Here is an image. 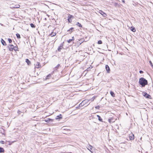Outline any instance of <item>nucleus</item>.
Here are the masks:
<instances>
[{
    "label": "nucleus",
    "instance_id": "obj_4",
    "mask_svg": "<svg viewBox=\"0 0 153 153\" xmlns=\"http://www.w3.org/2000/svg\"><path fill=\"white\" fill-rule=\"evenodd\" d=\"M90 100L88 99L85 100L82 102L81 104L82 105L87 106L89 104V103H88V102Z\"/></svg>",
    "mask_w": 153,
    "mask_h": 153
},
{
    "label": "nucleus",
    "instance_id": "obj_37",
    "mask_svg": "<svg viewBox=\"0 0 153 153\" xmlns=\"http://www.w3.org/2000/svg\"><path fill=\"white\" fill-rule=\"evenodd\" d=\"M90 68V67L89 68H88L86 70H87V71H88L89 70V69Z\"/></svg>",
    "mask_w": 153,
    "mask_h": 153
},
{
    "label": "nucleus",
    "instance_id": "obj_1",
    "mask_svg": "<svg viewBox=\"0 0 153 153\" xmlns=\"http://www.w3.org/2000/svg\"><path fill=\"white\" fill-rule=\"evenodd\" d=\"M8 48L10 51H14L15 52H16L19 51V49L17 45L14 46L13 45L10 44L8 45Z\"/></svg>",
    "mask_w": 153,
    "mask_h": 153
},
{
    "label": "nucleus",
    "instance_id": "obj_34",
    "mask_svg": "<svg viewBox=\"0 0 153 153\" xmlns=\"http://www.w3.org/2000/svg\"><path fill=\"white\" fill-rule=\"evenodd\" d=\"M139 72H140V74H142L143 72V71H140Z\"/></svg>",
    "mask_w": 153,
    "mask_h": 153
},
{
    "label": "nucleus",
    "instance_id": "obj_21",
    "mask_svg": "<svg viewBox=\"0 0 153 153\" xmlns=\"http://www.w3.org/2000/svg\"><path fill=\"white\" fill-rule=\"evenodd\" d=\"M76 25L78 26L79 27H82V25L79 22L76 23Z\"/></svg>",
    "mask_w": 153,
    "mask_h": 153
},
{
    "label": "nucleus",
    "instance_id": "obj_8",
    "mask_svg": "<svg viewBox=\"0 0 153 153\" xmlns=\"http://www.w3.org/2000/svg\"><path fill=\"white\" fill-rule=\"evenodd\" d=\"M99 12L104 17H106L107 16L106 14L102 10H99Z\"/></svg>",
    "mask_w": 153,
    "mask_h": 153
},
{
    "label": "nucleus",
    "instance_id": "obj_18",
    "mask_svg": "<svg viewBox=\"0 0 153 153\" xmlns=\"http://www.w3.org/2000/svg\"><path fill=\"white\" fill-rule=\"evenodd\" d=\"M110 94L112 97H115V94L112 91H110Z\"/></svg>",
    "mask_w": 153,
    "mask_h": 153
},
{
    "label": "nucleus",
    "instance_id": "obj_13",
    "mask_svg": "<svg viewBox=\"0 0 153 153\" xmlns=\"http://www.w3.org/2000/svg\"><path fill=\"white\" fill-rule=\"evenodd\" d=\"M52 74H49L48 75H47L46 76V77L45 78V79L47 80V79H50V78H51V77Z\"/></svg>",
    "mask_w": 153,
    "mask_h": 153
},
{
    "label": "nucleus",
    "instance_id": "obj_27",
    "mask_svg": "<svg viewBox=\"0 0 153 153\" xmlns=\"http://www.w3.org/2000/svg\"><path fill=\"white\" fill-rule=\"evenodd\" d=\"M51 120V119H46L45 120V121L46 122H49Z\"/></svg>",
    "mask_w": 153,
    "mask_h": 153
},
{
    "label": "nucleus",
    "instance_id": "obj_28",
    "mask_svg": "<svg viewBox=\"0 0 153 153\" xmlns=\"http://www.w3.org/2000/svg\"><path fill=\"white\" fill-rule=\"evenodd\" d=\"M30 26L32 28H35V26L34 25L33 23H31L30 24Z\"/></svg>",
    "mask_w": 153,
    "mask_h": 153
},
{
    "label": "nucleus",
    "instance_id": "obj_24",
    "mask_svg": "<svg viewBox=\"0 0 153 153\" xmlns=\"http://www.w3.org/2000/svg\"><path fill=\"white\" fill-rule=\"evenodd\" d=\"M97 117H98V120L100 121H102V118H101L99 116V115H97Z\"/></svg>",
    "mask_w": 153,
    "mask_h": 153
},
{
    "label": "nucleus",
    "instance_id": "obj_11",
    "mask_svg": "<svg viewBox=\"0 0 153 153\" xmlns=\"http://www.w3.org/2000/svg\"><path fill=\"white\" fill-rule=\"evenodd\" d=\"M56 35V33L54 32L53 31L49 35V36L51 37H53L55 36Z\"/></svg>",
    "mask_w": 153,
    "mask_h": 153
},
{
    "label": "nucleus",
    "instance_id": "obj_6",
    "mask_svg": "<svg viewBox=\"0 0 153 153\" xmlns=\"http://www.w3.org/2000/svg\"><path fill=\"white\" fill-rule=\"evenodd\" d=\"M74 17L71 14H68V20L69 23H71L72 22V19L74 18Z\"/></svg>",
    "mask_w": 153,
    "mask_h": 153
},
{
    "label": "nucleus",
    "instance_id": "obj_15",
    "mask_svg": "<svg viewBox=\"0 0 153 153\" xmlns=\"http://www.w3.org/2000/svg\"><path fill=\"white\" fill-rule=\"evenodd\" d=\"M20 6L18 4L16 5L15 6L12 7V8H19Z\"/></svg>",
    "mask_w": 153,
    "mask_h": 153
},
{
    "label": "nucleus",
    "instance_id": "obj_17",
    "mask_svg": "<svg viewBox=\"0 0 153 153\" xmlns=\"http://www.w3.org/2000/svg\"><path fill=\"white\" fill-rule=\"evenodd\" d=\"M25 61L27 63L28 65H30L31 64L30 62V60L27 59L25 60Z\"/></svg>",
    "mask_w": 153,
    "mask_h": 153
},
{
    "label": "nucleus",
    "instance_id": "obj_32",
    "mask_svg": "<svg viewBox=\"0 0 153 153\" xmlns=\"http://www.w3.org/2000/svg\"><path fill=\"white\" fill-rule=\"evenodd\" d=\"M149 62L150 65H151V67L153 68V65L152 64V63L151 61H149Z\"/></svg>",
    "mask_w": 153,
    "mask_h": 153
},
{
    "label": "nucleus",
    "instance_id": "obj_10",
    "mask_svg": "<svg viewBox=\"0 0 153 153\" xmlns=\"http://www.w3.org/2000/svg\"><path fill=\"white\" fill-rule=\"evenodd\" d=\"M105 69L108 73H110V70L109 67L108 65H105Z\"/></svg>",
    "mask_w": 153,
    "mask_h": 153
},
{
    "label": "nucleus",
    "instance_id": "obj_20",
    "mask_svg": "<svg viewBox=\"0 0 153 153\" xmlns=\"http://www.w3.org/2000/svg\"><path fill=\"white\" fill-rule=\"evenodd\" d=\"M131 30L133 32H135L136 31V29L135 27H131Z\"/></svg>",
    "mask_w": 153,
    "mask_h": 153
},
{
    "label": "nucleus",
    "instance_id": "obj_16",
    "mask_svg": "<svg viewBox=\"0 0 153 153\" xmlns=\"http://www.w3.org/2000/svg\"><path fill=\"white\" fill-rule=\"evenodd\" d=\"M74 36L72 37V39H70L68 40H67V42L68 43H70L72 41H74Z\"/></svg>",
    "mask_w": 153,
    "mask_h": 153
},
{
    "label": "nucleus",
    "instance_id": "obj_7",
    "mask_svg": "<svg viewBox=\"0 0 153 153\" xmlns=\"http://www.w3.org/2000/svg\"><path fill=\"white\" fill-rule=\"evenodd\" d=\"M129 137L130 140H133L134 139V136L132 132H131L129 134Z\"/></svg>",
    "mask_w": 153,
    "mask_h": 153
},
{
    "label": "nucleus",
    "instance_id": "obj_31",
    "mask_svg": "<svg viewBox=\"0 0 153 153\" xmlns=\"http://www.w3.org/2000/svg\"><path fill=\"white\" fill-rule=\"evenodd\" d=\"M8 40L9 41V42L10 43H11L12 42V41L11 39H8Z\"/></svg>",
    "mask_w": 153,
    "mask_h": 153
},
{
    "label": "nucleus",
    "instance_id": "obj_29",
    "mask_svg": "<svg viewBox=\"0 0 153 153\" xmlns=\"http://www.w3.org/2000/svg\"><path fill=\"white\" fill-rule=\"evenodd\" d=\"M16 36L18 38L20 39L21 37L19 33H17L16 34Z\"/></svg>",
    "mask_w": 153,
    "mask_h": 153
},
{
    "label": "nucleus",
    "instance_id": "obj_36",
    "mask_svg": "<svg viewBox=\"0 0 153 153\" xmlns=\"http://www.w3.org/2000/svg\"><path fill=\"white\" fill-rule=\"evenodd\" d=\"M122 2L124 3H125V1L124 0H122Z\"/></svg>",
    "mask_w": 153,
    "mask_h": 153
},
{
    "label": "nucleus",
    "instance_id": "obj_5",
    "mask_svg": "<svg viewBox=\"0 0 153 153\" xmlns=\"http://www.w3.org/2000/svg\"><path fill=\"white\" fill-rule=\"evenodd\" d=\"M35 68H42L41 64L39 62H36L34 65Z\"/></svg>",
    "mask_w": 153,
    "mask_h": 153
},
{
    "label": "nucleus",
    "instance_id": "obj_33",
    "mask_svg": "<svg viewBox=\"0 0 153 153\" xmlns=\"http://www.w3.org/2000/svg\"><path fill=\"white\" fill-rule=\"evenodd\" d=\"M0 142L1 144H4V141H0Z\"/></svg>",
    "mask_w": 153,
    "mask_h": 153
},
{
    "label": "nucleus",
    "instance_id": "obj_14",
    "mask_svg": "<svg viewBox=\"0 0 153 153\" xmlns=\"http://www.w3.org/2000/svg\"><path fill=\"white\" fill-rule=\"evenodd\" d=\"M1 42L2 44L4 45V46H6L7 45V44L5 42V41L2 39H1Z\"/></svg>",
    "mask_w": 153,
    "mask_h": 153
},
{
    "label": "nucleus",
    "instance_id": "obj_35",
    "mask_svg": "<svg viewBox=\"0 0 153 153\" xmlns=\"http://www.w3.org/2000/svg\"><path fill=\"white\" fill-rule=\"evenodd\" d=\"M94 98H92V99L91 101H93L94 100Z\"/></svg>",
    "mask_w": 153,
    "mask_h": 153
},
{
    "label": "nucleus",
    "instance_id": "obj_30",
    "mask_svg": "<svg viewBox=\"0 0 153 153\" xmlns=\"http://www.w3.org/2000/svg\"><path fill=\"white\" fill-rule=\"evenodd\" d=\"M98 44H102V42L101 40H99L97 42Z\"/></svg>",
    "mask_w": 153,
    "mask_h": 153
},
{
    "label": "nucleus",
    "instance_id": "obj_25",
    "mask_svg": "<svg viewBox=\"0 0 153 153\" xmlns=\"http://www.w3.org/2000/svg\"><path fill=\"white\" fill-rule=\"evenodd\" d=\"M93 147L90 145L88 147V149L91 152H92L91 151V150H92L93 149Z\"/></svg>",
    "mask_w": 153,
    "mask_h": 153
},
{
    "label": "nucleus",
    "instance_id": "obj_22",
    "mask_svg": "<svg viewBox=\"0 0 153 153\" xmlns=\"http://www.w3.org/2000/svg\"><path fill=\"white\" fill-rule=\"evenodd\" d=\"M60 66V64H58L56 65V66L55 68V69L56 70H57Z\"/></svg>",
    "mask_w": 153,
    "mask_h": 153
},
{
    "label": "nucleus",
    "instance_id": "obj_23",
    "mask_svg": "<svg viewBox=\"0 0 153 153\" xmlns=\"http://www.w3.org/2000/svg\"><path fill=\"white\" fill-rule=\"evenodd\" d=\"M4 152V150L3 148L0 147V152Z\"/></svg>",
    "mask_w": 153,
    "mask_h": 153
},
{
    "label": "nucleus",
    "instance_id": "obj_9",
    "mask_svg": "<svg viewBox=\"0 0 153 153\" xmlns=\"http://www.w3.org/2000/svg\"><path fill=\"white\" fill-rule=\"evenodd\" d=\"M143 95L146 98H150L151 97V96L149 95L146 92L143 93Z\"/></svg>",
    "mask_w": 153,
    "mask_h": 153
},
{
    "label": "nucleus",
    "instance_id": "obj_19",
    "mask_svg": "<svg viewBox=\"0 0 153 153\" xmlns=\"http://www.w3.org/2000/svg\"><path fill=\"white\" fill-rule=\"evenodd\" d=\"M62 118V115L60 114L59 115L56 116V119H61Z\"/></svg>",
    "mask_w": 153,
    "mask_h": 153
},
{
    "label": "nucleus",
    "instance_id": "obj_2",
    "mask_svg": "<svg viewBox=\"0 0 153 153\" xmlns=\"http://www.w3.org/2000/svg\"><path fill=\"white\" fill-rule=\"evenodd\" d=\"M139 83L142 87H144L146 85L148 84L147 81L143 78L140 79Z\"/></svg>",
    "mask_w": 153,
    "mask_h": 153
},
{
    "label": "nucleus",
    "instance_id": "obj_12",
    "mask_svg": "<svg viewBox=\"0 0 153 153\" xmlns=\"http://www.w3.org/2000/svg\"><path fill=\"white\" fill-rule=\"evenodd\" d=\"M74 30V27H71L70 28L69 30H67L68 32H69V33L71 34V33H72L73 31Z\"/></svg>",
    "mask_w": 153,
    "mask_h": 153
},
{
    "label": "nucleus",
    "instance_id": "obj_26",
    "mask_svg": "<svg viewBox=\"0 0 153 153\" xmlns=\"http://www.w3.org/2000/svg\"><path fill=\"white\" fill-rule=\"evenodd\" d=\"M62 47L61 46H59L58 48V51H60V50H61L62 49Z\"/></svg>",
    "mask_w": 153,
    "mask_h": 153
},
{
    "label": "nucleus",
    "instance_id": "obj_3",
    "mask_svg": "<svg viewBox=\"0 0 153 153\" xmlns=\"http://www.w3.org/2000/svg\"><path fill=\"white\" fill-rule=\"evenodd\" d=\"M117 120V119L114 116H112L108 118V121L110 123H114Z\"/></svg>",
    "mask_w": 153,
    "mask_h": 153
}]
</instances>
